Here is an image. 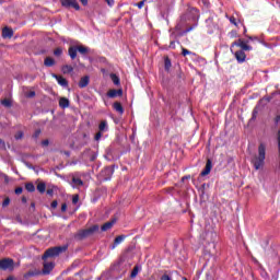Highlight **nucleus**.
I'll return each instance as SVG.
<instances>
[{
	"label": "nucleus",
	"instance_id": "nucleus-12",
	"mask_svg": "<svg viewBox=\"0 0 280 280\" xmlns=\"http://www.w3.org/2000/svg\"><path fill=\"white\" fill-rule=\"evenodd\" d=\"M52 78H55V80H57V82L60 86H63V88L69 86V81H67V79H65V77L58 75V74H52Z\"/></svg>",
	"mask_w": 280,
	"mask_h": 280
},
{
	"label": "nucleus",
	"instance_id": "nucleus-11",
	"mask_svg": "<svg viewBox=\"0 0 280 280\" xmlns=\"http://www.w3.org/2000/svg\"><path fill=\"white\" fill-rule=\"evenodd\" d=\"M234 57L240 65H242V62H246V52L244 50H237L234 54Z\"/></svg>",
	"mask_w": 280,
	"mask_h": 280
},
{
	"label": "nucleus",
	"instance_id": "nucleus-40",
	"mask_svg": "<svg viewBox=\"0 0 280 280\" xmlns=\"http://www.w3.org/2000/svg\"><path fill=\"white\" fill-rule=\"evenodd\" d=\"M183 30V23H177L175 26V32H180Z\"/></svg>",
	"mask_w": 280,
	"mask_h": 280
},
{
	"label": "nucleus",
	"instance_id": "nucleus-2",
	"mask_svg": "<svg viewBox=\"0 0 280 280\" xmlns=\"http://www.w3.org/2000/svg\"><path fill=\"white\" fill-rule=\"evenodd\" d=\"M264 161H266V145L260 143L258 147V156L252 160L255 170H261L264 167Z\"/></svg>",
	"mask_w": 280,
	"mask_h": 280
},
{
	"label": "nucleus",
	"instance_id": "nucleus-54",
	"mask_svg": "<svg viewBox=\"0 0 280 280\" xmlns=\"http://www.w3.org/2000/svg\"><path fill=\"white\" fill-rule=\"evenodd\" d=\"M279 121H280V115H277L275 118V124L277 125V124H279Z\"/></svg>",
	"mask_w": 280,
	"mask_h": 280
},
{
	"label": "nucleus",
	"instance_id": "nucleus-39",
	"mask_svg": "<svg viewBox=\"0 0 280 280\" xmlns=\"http://www.w3.org/2000/svg\"><path fill=\"white\" fill-rule=\"evenodd\" d=\"M40 129L35 130L34 135H33V139H38L40 137Z\"/></svg>",
	"mask_w": 280,
	"mask_h": 280
},
{
	"label": "nucleus",
	"instance_id": "nucleus-14",
	"mask_svg": "<svg viewBox=\"0 0 280 280\" xmlns=\"http://www.w3.org/2000/svg\"><path fill=\"white\" fill-rule=\"evenodd\" d=\"M198 27V23L192 24L191 26L187 27L185 31H182L177 34V36L180 38L183 36H187L189 32H192V30H196Z\"/></svg>",
	"mask_w": 280,
	"mask_h": 280
},
{
	"label": "nucleus",
	"instance_id": "nucleus-21",
	"mask_svg": "<svg viewBox=\"0 0 280 280\" xmlns=\"http://www.w3.org/2000/svg\"><path fill=\"white\" fill-rule=\"evenodd\" d=\"M100 132H106L108 130V121L102 120L98 125Z\"/></svg>",
	"mask_w": 280,
	"mask_h": 280
},
{
	"label": "nucleus",
	"instance_id": "nucleus-23",
	"mask_svg": "<svg viewBox=\"0 0 280 280\" xmlns=\"http://www.w3.org/2000/svg\"><path fill=\"white\" fill-rule=\"evenodd\" d=\"M59 106H60V108H69V98L61 97L59 100Z\"/></svg>",
	"mask_w": 280,
	"mask_h": 280
},
{
	"label": "nucleus",
	"instance_id": "nucleus-3",
	"mask_svg": "<svg viewBox=\"0 0 280 280\" xmlns=\"http://www.w3.org/2000/svg\"><path fill=\"white\" fill-rule=\"evenodd\" d=\"M68 248L69 245L50 247L44 253L42 259L45 261V259H49V257H58L59 255H62V253H67Z\"/></svg>",
	"mask_w": 280,
	"mask_h": 280
},
{
	"label": "nucleus",
	"instance_id": "nucleus-59",
	"mask_svg": "<svg viewBox=\"0 0 280 280\" xmlns=\"http://www.w3.org/2000/svg\"><path fill=\"white\" fill-rule=\"evenodd\" d=\"M185 178H186V179H187V178H191V176H189V175H188V176H185V177L182 178V180H185Z\"/></svg>",
	"mask_w": 280,
	"mask_h": 280
},
{
	"label": "nucleus",
	"instance_id": "nucleus-9",
	"mask_svg": "<svg viewBox=\"0 0 280 280\" xmlns=\"http://www.w3.org/2000/svg\"><path fill=\"white\" fill-rule=\"evenodd\" d=\"M124 95V90L122 89H112L107 92V97L110 100H115V97H121Z\"/></svg>",
	"mask_w": 280,
	"mask_h": 280
},
{
	"label": "nucleus",
	"instance_id": "nucleus-29",
	"mask_svg": "<svg viewBox=\"0 0 280 280\" xmlns=\"http://www.w3.org/2000/svg\"><path fill=\"white\" fill-rule=\"evenodd\" d=\"M62 73L67 74V73H73V68L72 66L69 65H65L61 68Z\"/></svg>",
	"mask_w": 280,
	"mask_h": 280
},
{
	"label": "nucleus",
	"instance_id": "nucleus-55",
	"mask_svg": "<svg viewBox=\"0 0 280 280\" xmlns=\"http://www.w3.org/2000/svg\"><path fill=\"white\" fill-rule=\"evenodd\" d=\"M82 5H89V0H80Z\"/></svg>",
	"mask_w": 280,
	"mask_h": 280
},
{
	"label": "nucleus",
	"instance_id": "nucleus-32",
	"mask_svg": "<svg viewBox=\"0 0 280 280\" xmlns=\"http://www.w3.org/2000/svg\"><path fill=\"white\" fill-rule=\"evenodd\" d=\"M137 275H139V267L138 266L133 267V269L131 271V275H130L131 279H135V277H137Z\"/></svg>",
	"mask_w": 280,
	"mask_h": 280
},
{
	"label": "nucleus",
	"instance_id": "nucleus-57",
	"mask_svg": "<svg viewBox=\"0 0 280 280\" xmlns=\"http://www.w3.org/2000/svg\"><path fill=\"white\" fill-rule=\"evenodd\" d=\"M22 202L25 205V202H27V197L23 196L22 197Z\"/></svg>",
	"mask_w": 280,
	"mask_h": 280
},
{
	"label": "nucleus",
	"instance_id": "nucleus-41",
	"mask_svg": "<svg viewBox=\"0 0 280 280\" xmlns=\"http://www.w3.org/2000/svg\"><path fill=\"white\" fill-rule=\"evenodd\" d=\"M15 194H16V196H21V194H23V187H16Z\"/></svg>",
	"mask_w": 280,
	"mask_h": 280
},
{
	"label": "nucleus",
	"instance_id": "nucleus-8",
	"mask_svg": "<svg viewBox=\"0 0 280 280\" xmlns=\"http://www.w3.org/2000/svg\"><path fill=\"white\" fill-rule=\"evenodd\" d=\"M63 8H74V10H80V4L77 0H60Z\"/></svg>",
	"mask_w": 280,
	"mask_h": 280
},
{
	"label": "nucleus",
	"instance_id": "nucleus-25",
	"mask_svg": "<svg viewBox=\"0 0 280 280\" xmlns=\"http://www.w3.org/2000/svg\"><path fill=\"white\" fill-rule=\"evenodd\" d=\"M0 104L4 106V108H12V100L10 98L1 100Z\"/></svg>",
	"mask_w": 280,
	"mask_h": 280
},
{
	"label": "nucleus",
	"instance_id": "nucleus-47",
	"mask_svg": "<svg viewBox=\"0 0 280 280\" xmlns=\"http://www.w3.org/2000/svg\"><path fill=\"white\" fill-rule=\"evenodd\" d=\"M100 139H102V131H98V132L95 135V140H96V141H100Z\"/></svg>",
	"mask_w": 280,
	"mask_h": 280
},
{
	"label": "nucleus",
	"instance_id": "nucleus-20",
	"mask_svg": "<svg viewBox=\"0 0 280 280\" xmlns=\"http://www.w3.org/2000/svg\"><path fill=\"white\" fill-rule=\"evenodd\" d=\"M113 108L114 110H116V113H119V115H124V106L121 105V103L115 102L113 104Z\"/></svg>",
	"mask_w": 280,
	"mask_h": 280
},
{
	"label": "nucleus",
	"instance_id": "nucleus-16",
	"mask_svg": "<svg viewBox=\"0 0 280 280\" xmlns=\"http://www.w3.org/2000/svg\"><path fill=\"white\" fill-rule=\"evenodd\" d=\"M14 36V31L8 26L2 30V38H12Z\"/></svg>",
	"mask_w": 280,
	"mask_h": 280
},
{
	"label": "nucleus",
	"instance_id": "nucleus-5",
	"mask_svg": "<svg viewBox=\"0 0 280 280\" xmlns=\"http://www.w3.org/2000/svg\"><path fill=\"white\" fill-rule=\"evenodd\" d=\"M233 47H240L241 51H253V46L248 45V40H244L242 38L232 43L230 47L231 51H233Z\"/></svg>",
	"mask_w": 280,
	"mask_h": 280
},
{
	"label": "nucleus",
	"instance_id": "nucleus-60",
	"mask_svg": "<svg viewBox=\"0 0 280 280\" xmlns=\"http://www.w3.org/2000/svg\"><path fill=\"white\" fill-rule=\"evenodd\" d=\"M31 207H33V209H34V207H36V203L32 202V203H31Z\"/></svg>",
	"mask_w": 280,
	"mask_h": 280
},
{
	"label": "nucleus",
	"instance_id": "nucleus-10",
	"mask_svg": "<svg viewBox=\"0 0 280 280\" xmlns=\"http://www.w3.org/2000/svg\"><path fill=\"white\" fill-rule=\"evenodd\" d=\"M211 170H213V163L211 162V159H208L205 170L200 173V176H209V174H211Z\"/></svg>",
	"mask_w": 280,
	"mask_h": 280
},
{
	"label": "nucleus",
	"instance_id": "nucleus-19",
	"mask_svg": "<svg viewBox=\"0 0 280 280\" xmlns=\"http://www.w3.org/2000/svg\"><path fill=\"white\" fill-rule=\"evenodd\" d=\"M124 240H126V235H118L114 240V244L110 246L112 250H115V248H117V246H119V244H121V242H124Z\"/></svg>",
	"mask_w": 280,
	"mask_h": 280
},
{
	"label": "nucleus",
	"instance_id": "nucleus-24",
	"mask_svg": "<svg viewBox=\"0 0 280 280\" xmlns=\"http://www.w3.org/2000/svg\"><path fill=\"white\" fill-rule=\"evenodd\" d=\"M45 67H54L56 65V60L51 57H46L44 60Z\"/></svg>",
	"mask_w": 280,
	"mask_h": 280
},
{
	"label": "nucleus",
	"instance_id": "nucleus-42",
	"mask_svg": "<svg viewBox=\"0 0 280 280\" xmlns=\"http://www.w3.org/2000/svg\"><path fill=\"white\" fill-rule=\"evenodd\" d=\"M230 23H232V25L237 26V20L235 19V16L230 18Z\"/></svg>",
	"mask_w": 280,
	"mask_h": 280
},
{
	"label": "nucleus",
	"instance_id": "nucleus-13",
	"mask_svg": "<svg viewBox=\"0 0 280 280\" xmlns=\"http://www.w3.org/2000/svg\"><path fill=\"white\" fill-rule=\"evenodd\" d=\"M68 56H70L71 60H75L78 58V46H70L68 48Z\"/></svg>",
	"mask_w": 280,
	"mask_h": 280
},
{
	"label": "nucleus",
	"instance_id": "nucleus-15",
	"mask_svg": "<svg viewBox=\"0 0 280 280\" xmlns=\"http://www.w3.org/2000/svg\"><path fill=\"white\" fill-rule=\"evenodd\" d=\"M115 222H117V220L113 219L106 223H104L102 226H101V230L103 232H106V231H110V229H113V226H115Z\"/></svg>",
	"mask_w": 280,
	"mask_h": 280
},
{
	"label": "nucleus",
	"instance_id": "nucleus-30",
	"mask_svg": "<svg viewBox=\"0 0 280 280\" xmlns=\"http://www.w3.org/2000/svg\"><path fill=\"white\" fill-rule=\"evenodd\" d=\"M46 189H47V184L42 182L37 185V191H39L40 194H45Z\"/></svg>",
	"mask_w": 280,
	"mask_h": 280
},
{
	"label": "nucleus",
	"instance_id": "nucleus-48",
	"mask_svg": "<svg viewBox=\"0 0 280 280\" xmlns=\"http://www.w3.org/2000/svg\"><path fill=\"white\" fill-rule=\"evenodd\" d=\"M257 108H254L252 119H257Z\"/></svg>",
	"mask_w": 280,
	"mask_h": 280
},
{
	"label": "nucleus",
	"instance_id": "nucleus-51",
	"mask_svg": "<svg viewBox=\"0 0 280 280\" xmlns=\"http://www.w3.org/2000/svg\"><path fill=\"white\" fill-rule=\"evenodd\" d=\"M161 280H172V277L167 276V275H163L161 277Z\"/></svg>",
	"mask_w": 280,
	"mask_h": 280
},
{
	"label": "nucleus",
	"instance_id": "nucleus-43",
	"mask_svg": "<svg viewBox=\"0 0 280 280\" xmlns=\"http://www.w3.org/2000/svg\"><path fill=\"white\" fill-rule=\"evenodd\" d=\"M0 150H5V141L0 138Z\"/></svg>",
	"mask_w": 280,
	"mask_h": 280
},
{
	"label": "nucleus",
	"instance_id": "nucleus-33",
	"mask_svg": "<svg viewBox=\"0 0 280 280\" xmlns=\"http://www.w3.org/2000/svg\"><path fill=\"white\" fill-rule=\"evenodd\" d=\"M54 56H57V57L62 56V48L60 47L56 48L54 50Z\"/></svg>",
	"mask_w": 280,
	"mask_h": 280
},
{
	"label": "nucleus",
	"instance_id": "nucleus-26",
	"mask_svg": "<svg viewBox=\"0 0 280 280\" xmlns=\"http://www.w3.org/2000/svg\"><path fill=\"white\" fill-rule=\"evenodd\" d=\"M25 189H26V191H28L30 194H34V191H36V186H34L33 183H26V184H25Z\"/></svg>",
	"mask_w": 280,
	"mask_h": 280
},
{
	"label": "nucleus",
	"instance_id": "nucleus-28",
	"mask_svg": "<svg viewBox=\"0 0 280 280\" xmlns=\"http://www.w3.org/2000/svg\"><path fill=\"white\" fill-rule=\"evenodd\" d=\"M77 51H79V54L82 56H86V54H89V48L85 46H77Z\"/></svg>",
	"mask_w": 280,
	"mask_h": 280
},
{
	"label": "nucleus",
	"instance_id": "nucleus-35",
	"mask_svg": "<svg viewBox=\"0 0 280 280\" xmlns=\"http://www.w3.org/2000/svg\"><path fill=\"white\" fill-rule=\"evenodd\" d=\"M182 56H191V51L188 50L187 48H182Z\"/></svg>",
	"mask_w": 280,
	"mask_h": 280
},
{
	"label": "nucleus",
	"instance_id": "nucleus-52",
	"mask_svg": "<svg viewBox=\"0 0 280 280\" xmlns=\"http://www.w3.org/2000/svg\"><path fill=\"white\" fill-rule=\"evenodd\" d=\"M67 211V203L61 205V212L65 213Z\"/></svg>",
	"mask_w": 280,
	"mask_h": 280
},
{
	"label": "nucleus",
	"instance_id": "nucleus-27",
	"mask_svg": "<svg viewBox=\"0 0 280 280\" xmlns=\"http://www.w3.org/2000/svg\"><path fill=\"white\" fill-rule=\"evenodd\" d=\"M110 80L113 81V83L116 85V86H119V84L121 83L119 77L115 73H112L110 74Z\"/></svg>",
	"mask_w": 280,
	"mask_h": 280
},
{
	"label": "nucleus",
	"instance_id": "nucleus-7",
	"mask_svg": "<svg viewBox=\"0 0 280 280\" xmlns=\"http://www.w3.org/2000/svg\"><path fill=\"white\" fill-rule=\"evenodd\" d=\"M0 270H14V259L4 258L0 260Z\"/></svg>",
	"mask_w": 280,
	"mask_h": 280
},
{
	"label": "nucleus",
	"instance_id": "nucleus-56",
	"mask_svg": "<svg viewBox=\"0 0 280 280\" xmlns=\"http://www.w3.org/2000/svg\"><path fill=\"white\" fill-rule=\"evenodd\" d=\"M247 38H248L249 40H258L257 37H253V36H248Z\"/></svg>",
	"mask_w": 280,
	"mask_h": 280
},
{
	"label": "nucleus",
	"instance_id": "nucleus-22",
	"mask_svg": "<svg viewBox=\"0 0 280 280\" xmlns=\"http://www.w3.org/2000/svg\"><path fill=\"white\" fill-rule=\"evenodd\" d=\"M164 69L165 71H170V69H172V59L167 56L164 57Z\"/></svg>",
	"mask_w": 280,
	"mask_h": 280
},
{
	"label": "nucleus",
	"instance_id": "nucleus-1",
	"mask_svg": "<svg viewBox=\"0 0 280 280\" xmlns=\"http://www.w3.org/2000/svg\"><path fill=\"white\" fill-rule=\"evenodd\" d=\"M100 231V225L94 224L91 228H88L85 230H79L74 235V240L77 242H82V240H86V237H91V235H95Z\"/></svg>",
	"mask_w": 280,
	"mask_h": 280
},
{
	"label": "nucleus",
	"instance_id": "nucleus-46",
	"mask_svg": "<svg viewBox=\"0 0 280 280\" xmlns=\"http://www.w3.org/2000/svg\"><path fill=\"white\" fill-rule=\"evenodd\" d=\"M50 207L51 209H56L58 207V200H54L51 203H50Z\"/></svg>",
	"mask_w": 280,
	"mask_h": 280
},
{
	"label": "nucleus",
	"instance_id": "nucleus-6",
	"mask_svg": "<svg viewBox=\"0 0 280 280\" xmlns=\"http://www.w3.org/2000/svg\"><path fill=\"white\" fill-rule=\"evenodd\" d=\"M113 174H115L114 166H106L101 171L100 177L102 180H110V178H113Z\"/></svg>",
	"mask_w": 280,
	"mask_h": 280
},
{
	"label": "nucleus",
	"instance_id": "nucleus-31",
	"mask_svg": "<svg viewBox=\"0 0 280 280\" xmlns=\"http://www.w3.org/2000/svg\"><path fill=\"white\" fill-rule=\"evenodd\" d=\"M25 136V133L23 131H18L14 136V139L16 141H21V139H23V137Z\"/></svg>",
	"mask_w": 280,
	"mask_h": 280
},
{
	"label": "nucleus",
	"instance_id": "nucleus-44",
	"mask_svg": "<svg viewBox=\"0 0 280 280\" xmlns=\"http://www.w3.org/2000/svg\"><path fill=\"white\" fill-rule=\"evenodd\" d=\"M8 205H10V199L9 197H7L3 202H2V207H8Z\"/></svg>",
	"mask_w": 280,
	"mask_h": 280
},
{
	"label": "nucleus",
	"instance_id": "nucleus-58",
	"mask_svg": "<svg viewBox=\"0 0 280 280\" xmlns=\"http://www.w3.org/2000/svg\"><path fill=\"white\" fill-rule=\"evenodd\" d=\"M96 159H97L96 155H92L91 159H90V161H95Z\"/></svg>",
	"mask_w": 280,
	"mask_h": 280
},
{
	"label": "nucleus",
	"instance_id": "nucleus-37",
	"mask_svg": "<svg viewBox=\"0 0 280 280\" xmlns=\"http://www.w3.org/2000/svg\"><path fill=\"white\" fill-rule=\"evenodd\" d=\"M148 0H142V1H140V2H138L136 5H137V8L139 9V10H141L142 8H143V5H145V2H147Z\"/></svg>",
	"mask_w": 280,
	"mask_h": 280
},
{
	"label": "nucleus",
	"instance_id": "nucleus-50",
	"mask_svg": "<svg viewBox=\"0 0 280 280\" xmlns=\"http://www.w3.org/2000/svg\"><path fill=\"white\" fill-rule=\"evenodd\" d=\"M42 145H44V148H47V145H49V140H43Z\"/></svg>",
	"mask_w": 280,
	"mask_h": 280
},
{
	"label": "nucleus",
	"instance_id": "nucleus-34",
	"mask_svg": "<svg viewBox=\"0 0 280 280\" xmlns=\"http://www.w3.org/2000/svg\"><path fill=\"white\" fill-rule=\"evenodd\" d=\"M25 97H28L30 100H32V97H36V92L35 91H30L25 94Z\"/></svg>",
	"mask_w": 280,
	"mask_h": 280
},
{
	"label": "nucleus",
	"instance_id": "nucleus-49",
	"mask_svg": "<svg viewBox=\"0 0 280 280\" xmlns=\"http://www.w3.org/2000/svg\"><path fill=\"white\" fill-rule=\"evenodd\" d=\"M47 196H54V189L49 188L46 190Z\"/></svg>",
	"mask_w": 280,
	"mask_h": 280
},
{
	"label": "nucleus",
	"instance_id": "nucleus-18",
	"mask_svg": "<svg viewBox=\"0 0 280 280\" xmlns=\"http://www.w3.org/2000/svg\"><path fill=\"white\" fill-rule=\"evenodd\" d=\"M89 82H91L89 75L82 77L79 81V89H86V86H89Z\"/></svg>",
	"mask_w": 280,
	"mask_h": 280
},
{
	"label": "nucleus",
	"instance_id": "nucleus-36",
	"mask_svg": "<svg viewBox=\"0 0 280 280\" xmlns=\"http://www.w3.org/2000/svg\"><path fill=\"white\" fill-rule=\"evenodd\" d=\"M79 201H80V195H73L72 205H78Z\"/></svg>",
	"mask_w": 280,
	"mask_h": 280
},
{
	"label": "nucleus",
	"instance_id": "nucleus-53",
	"mask_svg": "<svg viewBox=\"0 0 280 280\" xmlns=\"http://www.w3.org/2000/svg\"><path fill=\"white\" fill-rule=\"evenodd\" d=\"M108 5H115V0H105Z\"/></svg>",
	"mask_w": 280,
	"mask_h": 280
},
{
	"label": "nucleus",
	"instance_id": "nucleus-45",
	"mask_svg": "<svg viewBox=\"0 0 280 280\" xmlns=\"http://www.w3.org/2000/svg\"><path fill=\"white\" fill-rule=\"evenodd\" d=\"M170 49H176V42L175 40H172L171 43H170Z\"/></svg>",
	"mask_w": 280,
	"mask_h": 280
},
{
	"label": "nucleus",
	"instance_id": "nucleus-17",
	"mask_svg": "<svg viewBox=\"0 0 280 280\" xmlns=\"http://www.w3.org/2000/svg\"><path fill=\"white\" fill-rule=\"evenodd\" d=\"M71 185L73 188H80L84 186V182L80 177H72Z\"/></svg>",
	"mask_w": 280,
	"mask_h": 280
},
{
	"label": "nucleus",
	"instance_id": "nucleus-4",
	"mask_svg": "<svg viewBox=\"0 0 280 280\" xmlns=\"http://www.w3.org/2000/svg\"><path fill=\"white\" fill-rule=\"evenodd\" d=\"M54 270V262H44L43 270H30L28 272L24 273V279H30V277H38V275H49Z\"/></svg>",
	"mask_w": 280,
	"mask_h": 280
},
{
	"label": "nucleus",
	"instance_id": "nucleus-38",
	"mask_svg": "<svg viewBox=\"0 0 280 280\" xmlns=\"http://www.w3.org/2000/svg\"><path fill=\"white\" fill-rule=\"evenodd\" d=\"M230 38H237V31H231L229 33Z\"/></svg>",
	"mask_w": 280,
	"mask_h": 280
}]
</instances>
